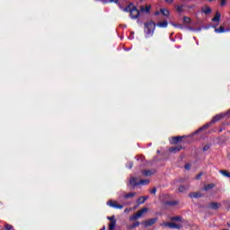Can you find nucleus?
Returning <instances> with one entry per match:
<instances>
[{
    "label": "nucleus",
    "instance_id": "nucleus-37",
    "mask_svg": "<svg viewBox=\"0 0 230 230\" xmlns=\"http://www.w3.org/2000/svg\"><path fill=\"white\" fill-rule=\"evenodd\" d=\"M128 211H130V208L128 209V208H126L125 210H124V213H128Z\"/></svg>",
    "mask_w": 230,
    "mask_h": 230
},
{
    "label": "nucleus",
    "instance_id": "nucleus-21",
    "mask_svg": "<svg viewBox=\"0 0 230 230\" xmlns=\"http://www.w3.org/2000/svg\"><path fill=\"white\" fill-rule=\"evenodd\" d=\"M157 26H158L159 28H167V27H168V22L164 21V22H158V23H157Z\"/></svg>",
    "mask_w": 230,
    "mask_h": 230
},
{
    "label": "nucleus",
    "instance_id": "nucleus-38",
    "mask_svg": "<svg viewBox=\"0 0 230 230\" xmlns=\"http://www.w3.org/2000/svg\"><path fill=\"white\" fill-rule=\"evenodd\" d=\"M209 128V124H207L204 126V128Z\"/></svg>",
    "mask_w": 230,
    "mask_h": 230
},
{
    "label": "nucleus",
    "instance_id": "nucleus-29",
    "mask_svg": "<svg viewBox=\"0 0 230 230\" xmlns=\"http://www.w3.org/2000/svg\"><path fill=\"white\" fill-rule=\"evenodd\" d=\"M139 226V222H136L135 224H133L131 226H130V229H134V227H138Z\"/></svg>",
    "mask_w": 230,
    "mask_h": 230
},
{
    "label": "nucleus",
    "instance_id": "nucleus-9",
    "mask_svg": "<svg viewBox=\"0 0 230 230\" xmlns=\"http://www.w3.org/2000/svg\"><path fill=\"white\" fill-rule=\"evenodd\" d=\"M221 17H222V14L219 12H217L215 17L212 18V22H219Z\"/></svg>",
    "mask_w": 230,
    "mask_h": 230
},
{
    "label": "nucleus",
    "instance_id": "nucleus-42",
    "mask_svg": "<svg viewBox=\"0 0 230 230\" xmlns=\"http://www.w3.org/2000/svg\"><path fill=\"white\" fill-rule=\"evenodd\" d=\"M155 15H159V13H155Z\"/></svg>",
    "mask_w": 230,
    "mask_h": 230
},
{
    "label": "nucleus",
    "instance_id": "nucleus-14",
    "mask_svg": "<svg viewBox=\"0 0 230 230\" xmlns=\"http://www.w3.org/2000/svg\"><path fill=\"white\" fill-rule=\"evenodd\" d=\"M222 118H224V114H219V115H216L211 123H217V121H220V119H222Z\"/></svg>",
    "mask_w": 230,
    "mask_h": 230
},
{
    "label": "nucleus",
    "instance_id": "nucleus-15",
    "mask_svg": "<svg viewBox=\"0 0 230 230\" xmlns=\"http://www.w3.org/2000/svg\"><path fill=\"white\" fill-rule=\"evenodd\" d=\"M161 13L164 16V17H169L170 16V11L166 8H162L160 9Z\"/></svg>",
    "mask_w": 230,
    "mask_h": 230
},
{
    "label": "nucleus",
    "instance_id": "nucleus-16",
    "mask_svg": "<svg viewBox=\"0 0 230 230\" xmlns=\"http://www.w3.org/2000/svg\"><path fill=\"white\" fill-rule=\"evenodd\" d=\"M147 199H148V196H143V197H140L137 202V204H145Z\"/></svg>",
    "mask_w": 230,
    "mask_h": 230
},
{
    "label": "nucleus",
    "instance_id": "nucleus-3",
    "mask_svg": "<svg viewBox=\"0 0 230 230\" xmlns=\"http://www.w3.org/2000/svg\"><path fill=\"white\" fill-rule=\"evenodd\" d=\"M146 213H148V208H143L142 209L137 211L136 214L131 216L129 217V220L131 221L137 220L138 218H141V217H143L144 215H146Z\"/></svg>",
    "mask_w": 230,
    "mask_h": 230
},
{
    "label": "nucleus",
    "instance_id": "nucleus-8",
    "mask_svg": "<svg viewBox=\"0 0 230 230\" xmlns=\"http://www.w3.org/2000/svg\"><path fill=\"white\" fill-rule=\"evenodd\" d=\"M222 206V204L217 203V202H212L208 205V208H210V209H219V208Z\"/></svg>",
    "mask_w": 230,
    "mask_h": 230
},
{
    "label": "nucleus",
    "instance_id": "nucleus-25",
    "mask_svg": "<svg viewBox=\"0 0 230 230\" xmlns=\"http://www.w3.org/2000/svg\"><path fill=\"white\" fill-rule=\"evenodd\" d=\"M183 22H185V24H190L191 22V19L190 17H184L183 18Z\"/></svg>",
    "mask_w": 230,
    "mask_h": 230
},
{
    "label": "nucleus",
    "instance_id": "nucleus-34",
    "mask_svg": "<svg viewBox=\"0 0 230 230\" xmlns=\"http://www.w3.org/2000/svg\"><path fill=\"white\" fill-rule=\"evenodd\" d=\"M226 4V0H221V6H224Z\"/></svg>",
    "mask_w": 230,
    "mask_h": 230
},
{
    "label": "nucleus",
    "instance_id": "nucleus-5",
    "mask_svg": "<svg viewBox=\"0 0 230 230\" xmlns=\"http://www.w3.org/2000/svg\"><path fill=\"white\" fill-rule=\"evenodd\" d=\"M108 206H110V208H114L115 209H123V205H119L116 200L108 201Z\"/></svg>",
    "mask_w": 230,
    "mask_h": 230
},
{
    "label": "nucleus",
    "instance_id": "nucleus-18",
    "mask_svg": "<svg viewBox=\"0 0 230 230\" xmlns=\"http://www.w3.org/2000/svg\"><path fill=\"white\" fill-rule=\"evenodd\" d=\"M129 184L131 186H138V182H137V178H131L130 181H129Z\"/></svg>",
    "mask_w": 230,
    "mask_h": 230
},
{
    "label": "nucleus",
    "instance_id": "nucleus-4",
    "mask_svg": "<svg viewBox=\"0 0 230 230\" xmlns=\"http://www.w3.org/2000/svg\"><path fill=\"white\" fill-rule=\"evenodd\" d=\"M162 227H169L170 229H181V226L175 223H166L164 222L161 224Z\"/></svg>",
    "mask_w": 230,
    "mask_h": 230
},
{
    "label": "nucleus",
    "instance_id": "nucleus-33",
    "mask_svg": "<svg viewBox=\"0 0 230 230\" xmlns=\"http://www.w3.org/2000/svg\"><path fill=\"white\" fill-rule=\"evenodd\" d=\"M150 8H151L150 5L146 6V12H150Z\"/></svg>",
    "mask_w": 230,
    "mask_h": 230
},
{
    "label": "nucleus",
    "instance_id": "nucleus-12",
    "mask_svg": "<svg viewBox=\"0 0 230 230\" xmlns=\"http://www.w3.org/2000/svg\"><path fill=\"white\" fill-rule=\"evenodd\" d=\"M155 173V171L154 170L142 172V175H144V177H150V175H154Z\"/></svg>",
    "mask_w": 230,
    "mask_h": 230
},
{
    "label": "nucleus",
    "instance_id": "nucleus-13",
    "mask_svg": "<svg viewBox=\"0 0 230 230\" xmlns=\"http://www.w3.org/2000/svg\"><path fill=\"white\" fill-rule=\"evenodd\" d=\"M203 13H206L208 15V13H211V7L205 5L201 8Z\"/></svg>",
    "mask_w": 230,
    "mask_h": 230
},
{
    "label": "nucleus",
    "instance_id": "nucleus-39",
    "mask_svg": "<svg viewBox=\"0 0 230 230\" xmlns=\"http://www.w3.org/2000/svg\"><path fill=\"white\" fill-rule=\"evenodd\" d=\"M128 165H129V168H132V163H129Z\"/></svg>",
    "mask_w": 230,
    "mask_h": 230
},
{
    "label": "nucleus",
    "instance_id": "nucleus-6",
    "mask_svg": "<svg viewBox=\"0 0 230 230\" xmlns=\"http://www.w3.org/2000/svg\"><path fill=\"white\" fill-rule=\"evenodd\" d=\"M108 220H110V224H109V230H114L116 227V217H114V216L112 217H108Z\"/></svg>",
    "mask_w": 230,
    "mask_h": 230
},
{
    "label": "nucleus",
    "instance_id": "nucleus-11",
    "mask_svg": "<svg viewBox=\"0 0 230 230\" xmlns=\"http://www.w3.org/2000/svg\"><path fill=\"white\" fill-rule=\"evenodd\" d=\"M181 149H182V146H176L171 147L169 149V152H172V153L176 154V152H180Z\"/></svg>",
    "mask_w": 230,
    "mask_h": 230
},
{
    "label": "nucleus",
    "instance_id": "nucleus-35",
    "mask_svg": "<svg viewBox=\"0 0 230 230\" xmlns=\"http://www.w3.org/2000/svg\"><path fill=\"white\" fill-rule=\"evenodd\" d=\"M119 0H110V3H118Z\"/></svg>",
    "mask_w": 230,
    "mask_h": 230
},
{
    "label": "nucleus",
    "instance_id": "nucleus-24",
    "mask_svg": "<svg viewBox=\"0 0 230 230\" xmlns=\"http://www.w3.org/2000/svg\"><path fill=\"white\" fill-rule=\"evenodd\" d=\"M190 197H191V199H199V197H200V194L193 192L190 195Z\"/></svg>",
    "mask_w": 230,
    "mask_h": 230
},
{
    "label": "nucleus",
    "instance_id": "nucleus-28",
    "mask_svg": "<svg viewBox=\"0 0 230 230\" xmlns=\"http://www.w3.org/2000/svg\"><path fill=\"white\" fill-rule=\"evenodd\" d=\"M4 227H5L6 230L13 229V226H12V225H9V224H5Z\"/></svg>",
    "mask_w": 230,
    "mask_h": 230
},
{
    "label": "nucleus",
    "instance_id": "nucleus-1",
    "mask_svg": "<svg viewBox=\"0 0 230 230\" xmlns=\"http://www.w3.org/2000/svg\"><path fill=\"white\" fill-rule=\"evenodd\" d=\"M123 12L129 13L132 19H137L139 17V10L134 5V4H129L127 7H120Z\"/></svg>",
    "mask_w": 230,
    "mask_h": 230
},
{
    "label": "nucleus",
    "instance_id": "nucleus-22",
    "mask_svg": "<svg viewBox=\"0 0 230 230\" xmlns=\"http://www.w3.org/2000/svg\"><path fill=\"white\" fill-rule=\"evenodd\" d=\"M134 197H136V192H130L124 196L125 199H132Z\"/></svg>",
    "mask_w": 230,
    "mask_h": 230
},
{
    "label": "nucleus",
    "instance_id": "nucleus-31",
    "mask_svg": "<svg viewBox=\"0 0 230 230\" xmlns=\"http://www.w3.org/2000/svg\"><path fill=\"white\" fill-rule=\"evenodd\" d=\"M150 193H152L153 195H155V193H157V189L153 188L150 191Z\"/></svg>",
    "mask_w": 230,
    "mask_h": 230
},
{
    "label": "nucleus",
    "instance_id": "nucleus-41",
    "mask_svg": "<svg viewBox=\"0 0 230 230\" xmlns=\"http://www.w3.org/2000/svg\"><path fill=\"white\" fill-rule=\"evenodd\" d=\"M197 179H200V174L197 177Z\"/></svg>",
    "mask_w": 230,
    "mask_h": 230
},
{
    "label": "nucleus",
    "instance_id": "nucleus-17",
    "mask_svg": "<svg viewBox=\"0 0 230 230\" xmlns=\"http://www.w3.org/2000/svg\"><path fill=\"white\" fill-rule=\"evenodd\" d=\"M226 28L224 26H220L219 28L217 29H215V32L216 33H226Z\"/></svg>",
    "mask_w": 230,
    "mask_h": 230
},
{
    "label": "nucleus",
    "instance_id": "nucleus-36",
    "mask_svg": "<svg viewBox=\"0 0 230 230\" xmlns=\"http://www.w3.org/2000/svg\"><path fill=\"white\" fill-rule=\"evenodd\" d=\"M185 170H190V164L185 165Z\"/></svg>",
    "mask_w": 230,
    "mask_h": 230
},
{
    "label": "nucleus",
    "instance_id": "nucleus-30",
    "mask_svg": "<svg viewBox=\"0 0 230 230\" xmlns=\"http://www.w3.org/2000/svg\"><path fill=\"white\" fill-rule=\"evenodd\" d=\"M176 10H177V12H182V5H177L176 6Z\"/></svg>",
    "mask_w": 230,
    "mask_h": 230
},
{
    "label": "nucleus",
    "instance_id": "nucleus-26",
    "mask_svg": "<svg viewBox=\"0 0 230 230\" xmlns=\"http://www.w3.org/2000/svg\"><path fill=\"white\" fill-rule=\"evenodd\" d=\"M171 220H175L177 222H182V217H172Z\"/></svg>",
    "mask_w": 230,
    "mask_h": 230
},
{
    "label": "nucleus",
    "instance_id": "nucleus-7",
    "mask_svg": "<svg viewBox=\"0 0 230 230\" xmlns=\"http://www.w3.org/2000/svg\"><path fill=\"white\" fill-rule=\"evenodd\" d=\"M182 137H184L178 136L172 137L170 141L171 145H177V143H181V141H182Z\"/></svg>",
    "mask_w": 230,
    "mask_h": 230
},
{
    "label": "nucleus",
    "instance_id": "nucleus-20",
    "mask_svg": "<svg viewBox=\"0 0 230 230\" xmlns=\"http://www.w3.org/2000/svg\"><path fill=\"white\" fill-rule=\"evenodd\" d=\"M146 184H150V180H140L138 182V186H146Z\"/></svg>",
    "mask_w": 230,
    "mask_h": 230
},
{
    "label": "nucleus",
    "instance_id": "nucleus-23",
    "mask_svg": "<svg viewBox=\"0 0 230 230\" xmlns=\"http://www.w3.org/2000/svg\"><path fill=\"white\" fill-rule=\"evenodd\" d=\"M220 174L224 175L225 177H230V173L226 170L220 171Z\"/></svg>",
    "mask_w": 230,
    "mask_h": 230
},
{
    "label": "nucleus",
    "instance_id": "nucleus-32",
    "mask_svg": "<svg viewBox=\"0 0 230 230\" xmlns=\"http://www.w3.org/2000/svg\"><path fill=\"white\" fill-rule=\"evenodd\" d=\"M165 3H167L168 4H172V3H173V0H165Z\"/></svg>",
    "mask_w": 230,
    "mask_h": 230
},
{
    "label": "nucleus",
    "instance_id": "nucleus-43",
    "mask_svg": "<svg viewBox=\"0 0 230 230\" xmlns=\"http://www.w3.org/2000/svg\"><path fill=\"white\" fill-rule=\"evenodd\" d=\"M172 205H175V204H177V202H174V203H172Z\"/></svg>",
    "mask_w": 230,
    "mask_h": 230
},
{
    "label": "nucleus",
    "instance_id": "nucleus-2",
    "mask_svg": "<svg viewBox=\"0 0 230 230\" xmlns=\"http://www.w3.org/2000/svg\"><path fill=\"white\" fill-rule=\"evenodd\" d=\"M154 31H155V23L152 21L146 22L144 32L146 34V39L152 37L154 35Z\"/></svg>",
    "mask_w": 230,
    "mask_h": 230
},
{
    "label": "nucleus",
    "instance_id": "nucleus-27",
    "mask_svg": "<svg viewBox=\"0 0 230 230\" xmlns=\"http://www.w3.org/2000/svg\"><path fill=\"white\" fill-rule=\"evenodd\" d=\"M178 190H179L181 193H182V192L186 191V188L184 187V185H181V186L179 187Z\"/></svg>",
    "mask_w": 230,
    "mask_h": 230
},
{
    "label": "nucleus",
    "instance_id": "nucleus-10",
    "mask_svg": "<svg viewBox=\"0 0 230 230\" xmlns=\"http://www.w3.org/2000/svg\"><path fill=\"white\" fill-rule=\"evenodd\" d=\"M155 222H157L156 218H151V219L146 221L144 224H145L146 227H147V226H154V224H155Z\"/></svg>",
    "mask_w": 230,
    "mask_h": 230
},
{
    "label": "nucleus",
    "instance_id": "nucleus-40",
    "mask_svg": "<svg viewBox=\"0 0 230 230\" xmlns=\"http://www.w3.org/2000/svg\"><path fill=\"white\" fill-rule=\"evenodd\" d=\"M228 227H230V222L227 223Z\"/></svg>",
    "mask_w": 230,
    "mask_h": 230
},
{
    "label": "nucleus",
    "instance_id": "nucleus-19",
    "mask_svg": "<svg viewBox=\"0 0 230 230\" xmlns=\"http://www.w3.org/2000/svg\"><path fill=\"white\" fill-rule=\"evenodd\" d=\"M213 188H215V184L209 183L204 186V190L209 191V190H213Z\"/></svg>",
    "mask_w": 230,
    "mask_h": 230
}]
</instances>
